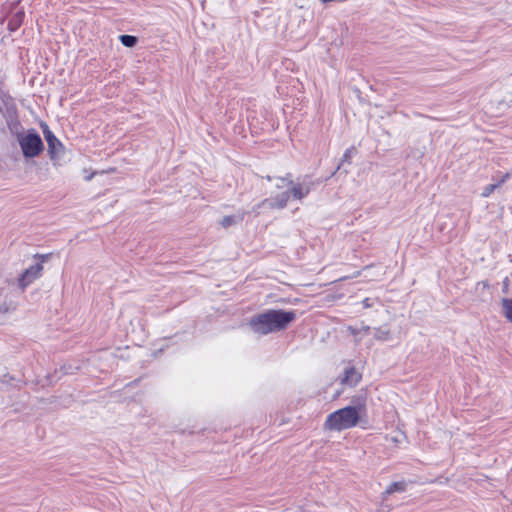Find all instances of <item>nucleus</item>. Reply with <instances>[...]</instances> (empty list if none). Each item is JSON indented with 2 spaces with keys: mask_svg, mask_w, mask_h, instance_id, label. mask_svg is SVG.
I'll use <instances>...</instances> for the list:
<instances>
[{
  "mask_svg": "<svg viewBox=\"0 0 512 512\" xmlns=\"http://www.w3.org/2000/svg\"><path fill=\"white\" fill-rule=\"evenodd\" d=\"M266 179H267L268 181H271V180H272V177H271V176H269V175H267V176H266Z\"/></svg>",
  "mask_w": 512,
  "mask_h": 512,
  "instance_id": "obj_25",
  "label": "nucleus"
},
{
  "mask_svg": "<svg viewBox=\"0 0 512 512\" xmlns=\"http://www.w3.org/2000/svg\"><path fill=\"white\" fill-rule=\"evenodd\" d=\"M360 380L361 374L354 367H348L344 370L343 377L340 382L343 385L354 387Z\"/></svg>",
  "mask_w": 512,
  "mask_h": 512,
  "instance_id": "obj_8",
  "label": "nucleus"
},
{
  "mask_svg": "<svg viewBox=\"0 0 512 512\" xmlns=\"http://www.w3.org/2000/svg\"><path fill=\"white\" fill-rule=\"evenodd\" d=\"M11 291V283L7 280H0V324L3 323L4 315L14 309Z\"/></svg>",
  "mask_w": 512,
  "mask_h": 512,
  "instance_id": "obj_7",
  "label": "nucleus"
},
{
  "mask_svg": "<svg viewBox=\"0 0 512 512\" xmlns=\"http://www.w3.org/2000/svg\"><path fill=\"white\" fill-rule=\"evenodd\" d=\"M121 44L127 48H133L138 43V38L134 35L122 34L119 36Z\"/></svg>",
  "mask_w": 512,
  "mask_h": 512,
  "instance_id": "obj_15",
  "label": "nucleus"
},
{
  "mask_svg": "<svg viewBox=\"0 0 512 512\" xmlns=\"http://www.w3.org/2000/svg\"><path fill=\"white\" fill-rule=\"evenodd\" d=\"M288 187V190L279 193L274 197H269L262 200L260 203L253 207L252 211L224 216L219 224H236L242 221L249 222L252 221L250 218L251 214L261 215L272 210H280L287 206L290 198L301 201L307 197L298 181L294 182L293 180H289Z\"/></svg>",
  "mask_w": 512,
  "mask_h": 512,
  "instance_id": "obj_1",
  "label": "nucleus"
},
{
  "mask_svg": "<svg viewBox=\"0 0 512 512\" xmlns=\"http://www.w3.org/2000/svg\"><path fill=\"white\" fill-rule=\"evenodd\" d=\"M406 489V483L404 481H398L391 483L383 493V498L387 495L393 494L394 492H403Z\"/></svg>",
  "mask_w": 512,
  "mask_h": 512,
  "instance_id": "obj_13",
  "label": "nucleus"
},
{
  "mask_svg": "<svg viewBox=\"0 0 512 512\" xmlns=\"http://www.w3.org/2000/svg\"><path fill=\"white\" fill-rule=\"evenodd\" d=\"M42 133L45 141L48 145V153L51 160L59 158L64 153L65 147L62 142L56 137V135L50 130L49 126L45 122L40 123Z\"/></svg>",
  "mask_w": 512,
  "mask_h": 512,
  "instance_id": "obj_6",
  "label": "nucleus"
},
{
  "mask_svg": "<svg viewBox=\"0 0 512 512\" xmlns=\"http://www.w3.org/2000/svg\"><path fill=\"white\" fill-rule=\"evenodd\" d=\"M478 286H482L484 289H489L490 285L487 281H481L477 284Z\"/></svg>",
  "mask_w": 512,
  "mask_h": 512,
  "instance_id": "obj_22",
  "label": "nucleus"
},
{
  "mask_svg": "<svg viewBox=\"0 0 512 512\" xmlns=\"http://www.w3.org/2000/svg\"><path fill=\"white\" fill-rule=\"evenodd\" d=\"M509 287H510V280L508 277H505L503 279V282H502V293L503 294H508L509 292Z\"/></svg>",
  "mask_w": 512,
  "mask_h": 512,
  "instance_id": "obj_17",
  "label": "nucleus"
},
{
  "mask_svg": "<svg viewBox=\"0 0 512 512\" xmlns=\"http://www.w3.org/2000/svg\"><path fill=\"white\" fill-rule=\"evenodd\" d=\"M362 304H363V307L364 308H370L372 306V303L370 301V298H365L363 301H362Z\"/></svg>",
  "mask_w": 512,
  "mask_h": 512,
  "instance_id": "obj_20",
  "label": "nucleus"
},
{
  "mask_svg": "<svg viewBox=\"0 0 512 512\" xmlns=\"http://www.w3.org/2000/svg\"><path fill=\"white\" fill-rule=\"evenodd\" d=\"M21 2H22V0H14V2H13V6L18 5V4H19V3H21Z\"/></svg>",
  "mask_w": 512,
  "mask_h": 512,
  "instance_id": "obj_24",
  "label": "nucleus"
},
{
  "mask_svg": "<svg viewBox=\"0 0 512 512\" xmlns=\"http://www.w3.org/2000/svg\"><path fill=\"white\" fill-rule=\"evenodd\" d=\"M24 17H25V12L23 10L17 11L12 16V18L9 19L8 24H7V29L10 32L17 31L20 28V26L22 25V23L24 21Z\"/></svg>",
  "mask_w": 512,
  "mask_h": 512,
  "instance_id": "obj_9",
  "label": "nucleus"
},
{
  "mask_svg": "<svg viewBox=\"0 0 512 512\" xmlns=\"http://www.w3.org/2000/svg\"><path fill=\"white\" fill-rule=\"evenodd\" d=\"M374 338L379 341H387L391 338L390 329L386 326L377 327L374 329Z\"/></svg>",
  "mask_w": 512,
  "mask_h": 512,
  "instance_id": "obj_12",
  "label": "nucleus"
},
{
  "mask_svg": "<svg viewBox=\"0 0 512 512\" xmlns=\"http://www.w3.org/2000/svg\"><path fill=\"white\" fill-rule=\"evenodd\" d=\"M278 180L281 181L282 183H285L286 186H288V181L292 180V174L287 173L284 177H279Z\"/></svg>",
  "mask_w": 512,
  "mask_h": 512,
  "instance_id": "obj_18",
  "label": "nucleus"
},
{
  "mask_svg": "<svg viewBox=\"0 0 512 512\" xmlns=\"http://www.w3.org/2000/svg\"><path fill=\"white\" fill-rule=\"evenodd\" d=\"M365 404L358 403L347 406L329 414L324 422V429L329 431H343L355 427L362 413H365Z\"/></svg>",
  "mask_w": 512,
  "mask_h": 512,
  "instance_id": "obj_3",
  "label": "nucleus"
},
{
  "mask_svg": "<svg viewBox=\"0 0 512 512\" xmlns=\"http://www.w3.org/2000/svg\"><path fill=\"white\" fill-rule=\"evenodd\" d=\"M18 143L26 159L35 158L44 150V143L41 136L34 128H30L24 135H20L18 137Z\"/></svg>",
  "mask_w": 512,
  "mask_h": 512,
  "instance_id": "obj_4",
  "label": "nucleus"
},
{
  "mask_svg": "<svg viewBox=\"0 0 512 512\" xmlns=\"http://www.w3.org/2000/svg\"><path fill=\"white\" fill-rule=\"evenodd\" d=\"M359 330H360V332L367 334L370 331V327L368 325H362Z\"/></svg>",
  "mask_w": 512,
  "mask_h": 512,
  "instance_id": "obj_21",
  "label": "nucleus"
},
{
  "mask_svg": "<svg viewBox=\"0 0 512 512\" xmlns=\"http://www.w3.org/2000/svg\"><path fill=\"white\" fill-rule=\"evenodd\" d=\"M503 182H504V178H503L500 182H498V183H496V184H489V185H487V186L484 188V190H483V192H482V195H483L484 197H488V196H489V195H490V194H491V193H492V192H493L497 187H499Z\"/></svg>",
  "mask_w": 512,
  "mask_h": 512,
  "instance_id": "obj_16",
  "label": "nucleus"
},
{
  "mask_svg": "<svg viewBox=\"0 0 512 512\" xmlns=\"http://www.w3.org/2000/svg\"><path fill=\"white\" fill-rule=\"evenodd\" d=\"M502 304V313L505 316V318L512 322V299L510 298H503L501 300Z\"/></svg>",
  "mask_w": 512,
  "mask_h": 512,
  "instance_id": "obj_14",
  "label": "nucleus"
},
{
  "mask_svg": "<svg viewBox=\"0 0 512 512\" xmlns=\"http://www.w3.org/2000/svg\"><path fill=\"white\" fill-rule=\"evenodd\" d=\"M284 185H286V184L281 182V183L276 184V187L278 189H280V188L284 187Z\"/></svg>",
  "mask_w": 512,
  "mask_h": 512,
  "instance_id": "obj_23",
  "label": "nucleus"
},
{
  "mask_svg": "<svg viewBox=\"0 0 512 512\" xmlns=\"http://www.w3.org/2000/svg\"><path fill=\"white\" fill-rule=\"evenodd\" d=\"M51 254H36L34 257L40 259V262L27 268L19 278V286L24 289L34 280L41 276L43 263L50 258Z\"/></svg>",
  "mask_w": 512,
  "mask_h": 512,
  "instance_id": "obj_5",
  "label": "nucleus"
},
{
  "mask_svg": "<svg viewBox=\"0 0 512 512\" xmlns=\"http://www.w3.org/2000/svg\"><path fill=\"white\" fill-rule=\"evenodd\" d=\"M347 330H348V331L350 332V334H351V335H353V336H357V335H358V333H360V330H359V329H357V328H355V327H353V326H348V327H347Z\"/></svg>",
  "mask_w": 512,
  "mask_h": 512,
  "instance_id": "obj_19",
  "label": "nucleus"
},
{
  "mask_svg": "<svg viewBox=\"0 0 512 512\" xmlns=\"http://www.w3.org/2000/svg\"><path fill=\"white\" fill-rule=\"evenodd\" d=\"M356 152V149L354 146H351L349 148H347L343 155H342V158H341V162L339 163V165L336 167L335 171L331 174L330 177L334 176L336 174L337 171H339L341 169V166L344 165V164H350L351 163V158H352V155Z\"/></svg>",
  "mask_w": 512,
  "mask_h": 512,
  "instance_id": "obj_11",
  "label": "nucleus"
},
{
  "mask_svg": "<svg viewBox=\"0 0 512 512\" xmlns=\"http://www.w3.org/2000/svg\"><path fill=\"white\" fill-rule=\"evenodd\" d=\"M302 187L303 192L306 196L314 189L315 185H319L322 181L312 180L310 176L305 175L301 181H298Z\"/></svg>",
  "mask_w": 512,
  "mask_h": 512,
  "instance_id": "obj_10",
  "label": "nucleus"
},
{
  "mask_svg": "<svg viewBox=\"0 0 512 512\" xmlns=\"http://www.w3.org/2000/svg\"><path fill=\"white\" fill-rule=\"evenodd\" d=\"M295 318L296 314L293 311L272 309L252 317L249 326L255 333L266 335L284 330Z\"/></svg>",
  "mask_w": 512,
  "mask_h": 512,
  "instance_id": "obj_2",
  "label": "nucleus"
}]
</instances>
